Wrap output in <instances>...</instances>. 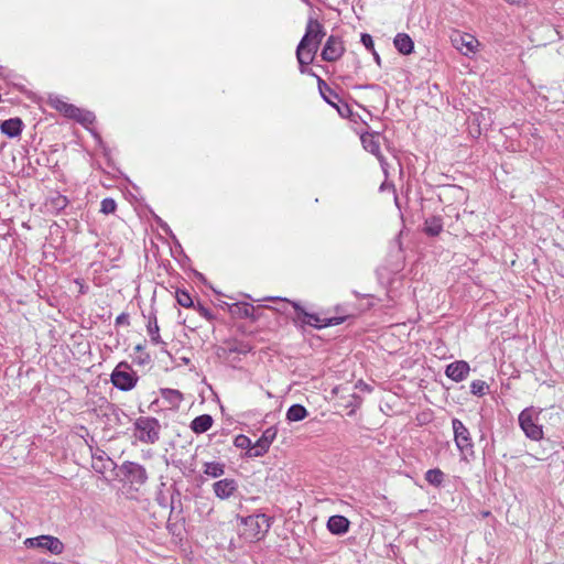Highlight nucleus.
<instances>
[{
	"label": "nucleus",
	"mask_w": 564,
	"mask_h": 564,
	"mask_svg": "<svg viewBox=\"0 0 564 564\" xmlns=\"http://www.w3.org/2000/svg\"><path fill=\"white\" fill-rule=\"evenodd\" d=\"M234 445L241 449H248L249 451L248 454L250 452H253V449H251L253 446L251 440L243 434H239L235 437Z\"/></svg>",
	"instance_id": "33"
},
{
	"label": "nucleus",
	"mask_w": 564,
	"mask_h": 564,
	"mask_svg": "<svg viewBox=\"0 0 564 564\" xmlns=\"http://www.w3.org/2000/svg\"><path fill=\"white\" fill-rule=\"evenodd\" d=\"M350 522L349 520L340 514L329 517L327 521V529L330 533L336 535H343L348 532Z\"/></svg>",
	"instance_id": "15"
},
{
	"label": "nucleus",
	"mask_w": 564,
	"mask_h": 564,
	"mask_svg": "<svg viewBox=\"0 0 564 564\" xmlns=\"http://www.w3.org/2000/svg\"><path fill=\"white\" fill-rule=\"evenodd\" d=\"M138 380L137 372L127 361L119 362L110 376L111 383L121 391L132 390L137 386Z\"/></svg>",
	"instance_id": "4"
},
{
	"label": "nucleus",
	"mask_w": 564,
	"mask_h": 564,
	"mask_svg": "<svg viewBox=\"0 0 564 564\" xmlns=\"http://www.w3.org/2000/svg\"><path fill=\"white\" fill-rule=\"evenodd\" d=\"M51 106L56 109L57 111L62 112L65 117L74 119L76 116H79L80 108L68 104L58 97L51 98L50 99Z\"/></svg>",
	"instance_id": "17"
},
{
	"label": "nucleus",
	"mask_w": 564,
	"mask_h": 564,
	"mask_svg": "<svg viewBox=\"0 0 564 564\" xmlns=\"http://www.w3.org/2000/svg\"><path fill=\"white\" fill-rule=\"evenodd\" d=\"M24 545L29 549L39 547V549L47 550L48 552H51L54 555H59L64 551L63 542L58 538L52 536V535H40L36 538H28L24 541Z\"/></svg>",
	"instance_id": "7"
},
{
	"label": "nucleus",
	"mask_w": 564,
	"mask_h": 564,
	"mask_svg": "<svg viewBox=\"0 0 564 564\" xmlns=\"http://www.w3.org/2000/svg\"><path fill=\"white\" fill-rule=\"evenodd\" d=\"M161 423L153 416H140L133 423L134 437L148 445H153L160 441Z\"/></svg>",
	"instance_id": "2"
},
{
	"label": "nucleus",
	"mask_w": 564,
	"mask_h": 564,
	"mask_svg": "<svg viewBox=\"0 0 564 564\" xmlns=\"http://www.w3.org/2000/svg\"><path fill=\"white\" fill-rule=\"evenodd\" d=\"M444 478V473L438 468L429 469L425 473V480L434 487H440L443 484Z\"/></svg>",
	"instance_id": "27"
},
{
	"label": "nucleus",
	"mask_w": 564,
	"mask_h": 564,
	"mask_svg": "<svg viewBox=\"0 0 564 564\" xmlns=\"http://www.w3.org/2000/svg\"><path fill=\"white\" fill-rule=\"evenodd\" d=\"M269 301H273V302H276L279 303L278 306H267L268 308L270 310H274L275 312H279V313H282V314H286V307L288 305H292V301L288 300V299H283V297H269L268 299Z\"/></svg>",
	"instance_id": "35"
},
{
	"label": "nucleus",
	"mask_w": 564,
	"mask_h": 564,
	"mask_svg": "<svg viewBox=\"0 0 564 564\" xmlns=\"http://www.w3.org/2000/svg\"><path fill=\"white\" fill-rule=\"evenodd\" d=\"M147 328H148V334L151 337L152 343H154V344L163 343L161 340V337L159 334L160 328L158 325V319H156L155 314H150Z\"/></svg>",
	"instance_id": "25"
},
{
	"label": "nucleus",
	"mask_w": 564,
	"mask_h": 564,
	"mask_svg": "<svg viewBox=\"0 0 564 564\" xmlns=\"http://www.w3.org/2000/svg\"><path fill=\"white\" fill-rule=\"evenodd\" d=\"M469 370L470 368L467 361L458 360L447 365L445 375L452 380L459 382L468 376Z\"/></svg>",
	"instance_id": "14"
},
{
	"label": "nucleus",
	"mask_w": 564,
	"mask_h": 564,
	"mask_svg": "<svg viewBox=\"0 0 564 564\" xmlns=\"http://www.w3.org/2000/svg\"><path fill=\"white\" fill-rule=\"evenodd\" d=\"M488 389L489 386L482 380H474L470 383V392L478 397L485 395Z\"/></svg>",
	"instance_id": "34"
},
{
	"label": "nucleus",
	"mask_w": 564,
	"mask_h": 564,
	"mask_svg": "<svg viewBox=\"0 0 564 564\" xmlns=\"http://www.w3.org/2000/svg\"><path fill=\"white\" fill-rule=\"evenodd\" d=\"M308 415L306 408L302 404H293L286 411L289 422H300Z\"/></svg>",
	"instance_id": "21"
},
{
	"label": "nucleus",
	"mask_w": 564,
	"mask_h": 564,
	"mask_svg": "<svg viewBox=\"0 0 564 564\" xmlns=\"http://www.w3.org/2000/svg\"><path fill=\"white\" fill-rule=\"evenodd\" d=\"M296 316L292 317L294 323L301 322L302 325H311L315 328L336 326L344 323L348 316H334L329 318H321L317 314L307 313L299 303H292Z\"/></svg>",
	"instance_id": "3"
},
{
	"label": "nucleus",
	"mask_w": 564,
	"mask_h": 564,
	"mask_svg": "<svg viewBox=\"0 0 564 564\" xmlns=\"http://www.w3.org/2000/svg\"><path fill=\"white\" fill-rule=\"evenodd\" d=\"M339 102H340L341 105L339 106V105H337V104H336V106H335V107L337 108V110H338V112H339V115H340L341 117H347V116H348V113H350L349 106H348L347 104L341 102V100H340Z\"/></svg>",
	"instance_id": "39"
},
{
	"label": "nucleus",
	"mask_w": 564,
	"mask_h": 564,
	"mask_svg": "<svg viewBox=\"0 0 564 564\" xmlns=\"http://www.w3.org/2000/svg\"><path fill=\"white\" fill-rule=\"evenodd\" d=\"M453 46L465 56H473L478 51L480 43L477 37H469L465 41V37H451Z\"/></svg>",
	"instance_id": "13"
},
{
	"label": "nucleus",
	"mask_w": 564,
	"mask_h": 564,
	"mask_svg": "<svg viewBox=\"0 0 564 564\" xmlns=\"http://www.w3.org/2000/svg\"><path fill=\"white\" fill-rule=\"evenodd\" d=\"M254 310H256L254 306L251 304L236 303L231 307V313L239 317H245V318L250 317V318L254 319V316H253Z\"/></svg>",
	"instance_id": "24"
},
{
	"label": "nucleus",
	"mask_w": 564,
	"mask_h": 564,
	"mask_svg": "<svg viewBox=\"0 0 564 564\" xmlns=\"http://www.w3.org/2000/svg\"><path fill=\"white\" fill-rule=\"evenodd\" d=\"M372 53H373V56H375V59H376L377 64L380 65V57H379V55L375 51H372Z\"/></svg>",
	"instance_id": "45"
},
{
	"label": "nucleus",
	"mask_w": 564,
	"mask_h": 564,
	"mask_svg": "<svg viewBox=\"0 0 564 564\" xmlns=\"http://www.w3.org/2000/svg\"><path fill=\"white\" fill-rule=\"evenodd\" d=\"M395 48L404 55L412 53L414 44L412 37H393Z\"/></svg>",
	"instance_id": "26"
},
{
	"label": "nucleus",
	"mask_w": 564,
	"mask_h": 564,
	"mask_svg": "<svg viewBox=\"0 0 564 564\" xmlns=\"http://www.w3.org/2000/svg\"><path fill=\"white\" fill-rule=\"evenodd\" d=\"M318 88L324 100L330 106H336V100L340 101L338 94L335 90H333L329 86H327V84L324 80H318Z\"/></svg>",
	"instance_id": "22"
},
{
	"label": "nucleus",
	"mask_w": 564,
	"mask_h": 564,
	"mask_svg": "<svg viewBox=\"0 0 564 564\" xmlns=\"http://www.w3.org/2000/svg\"><path fill=\"white\" fill-rule=\"evenodd\" d=\"M340 40L341 37H328L322 51L324 61L334 62L343 55L345 48Z\"/></svg>",
	"instance_id": "12"
},
{
	"label": "nucleus",
	"mask_w": 564,
	"mask_h": 564,
	"mask_svg": "<svg viewBox=\"0 0 564 564\" xmlns=\"http://www.w3.org/2000/svg\"><path fill=\"white\" fill-rule=\"evenodd\" d=\"M361 43L369 51H373V41L372 37H360Z\"/></svg>",
	"instance_id": "41"
},
{
	"label": "nucleus",
	"mask_w": 564,
	"mask_h": 564,
	"mask_svg": "<svg viewBox=\"0 0 564 564\" xmlns=\"http://www.w3.org/2000/svg\"><path fill=\"white\" fill-rule=\"evenodd\" d=\"M74 119L79 123L87 126L95 121V115L91 111L80 109L79 116H76Z\"/></svg>",
	"instance_id": "37"
},
{
	"label": "nucleus",
	"mask_w": 564,
	"mask_h": 564,
	"mask_svg": "<svg viewBox=\"0 0 564 564\" xmlns=\"http://www.w3.org/2000/svg\"><path fill=\"white\" fill-rule=\"evenodd\" d=\"M145 346L142 344H138L134 347L135 356L133 357V361L140 366L147 365L150 361V355L144 351Z\"/></svg>",
	"instance_id": "31"
},
{
	"label": "nucleus",
	"mask_w": 564,
	"mask_h": 564,
	"mask_svg": "<svg viewBox=\"0 0 564 564\" xmlns=\"http://www.w3.org/2000/svg\"><path fill=\"white\" fill-rule=\"evenodd\" d=\"M93 458L97 459L98 462L102 463L104 462V457L102 455H93Z\"/></svg>",
	"instance_id": "44"
},
{
	"label": "nucleus",
	"mask_w": 564,
	"mask_h": 564,
	"mask_svg": "<svg viewBox=\"0 0 564 564\" xmlns=\"http://www.w3.org/2000/svg\"><path fill=\"white\" fill-rule=\"evenodd\" d=\"M452 426L457 448L464 454H471L474 445L468 429L458 419L452 420Z\"/></svg>",
	"instance_id": "8"
},
{
	"label": "nucleus",
	"mask_w": 564,
	"mask_h": 564,
	"mask_svg": "<svg viewBox=\"0 0 564 564\" xmlns=\"http://www.w3.org/2000/svg\"><path fill=\"white\" fill-rule=\"evenodd\" d=\"M278 430L274 426L268 427L261 435V437L253 444V452L249 453L250 457L263 456L270 448L272 442L276 437Z\"/></svg>",
	"instance_id": "10"
},
{
	"label": "nucleus",
	"mask_w": 564,
	"mask_h": 564,
	"mask_svg": "<svg viewBox=\"0 0 564 564\" xmlns=\"http://www.w3.org/2000/svg\"><path fill=\"white\" fill-rule=\"evenodd\" d=\"M175 297L177 303L183 307L189 308L195 306L191 294L185 290H176Z\"/></svg>",
	"instance_id": "30"
},
{
	"label": "nucleus",
	"mask_w": 564,
	"mask_h": 564,
	"mask_svg": "<svg viewBox=\"0 0 564 564\" xmlns=\"http://www.w3.org/2000/svg\"><path fill=\"white\" fill-rule=\"evenodd\" d=\"M361 142L364 144V148L375 154V155H379L380 154V143L375 139L373 135L371 134H368V135H362L361 137Z\"/></svg>",
	"instance_id": "29"
},
{
	"label": "nucleus",
	"mask_w": 564,
	"mask_h": 564,
	"mask_svg": "<svg viewBox=\"0 0 564 564\" xmlns=\"http://www.w3.org/2000/svg\"><path fill=\"white\" fill-rule=\"evenodd\" d=\"M121 471L132 485L141 486L144 485L148 480L145 468L138 463L124 462L121 465Z\"/></svg>",
	"instance_id": "9"
},
{
	"label": "nucleus",
	"mask_w": 564,
	"mask_h": 564,
	"mask_svg": "<svg viewBox=\"0 0 564 564\" xmlns=\"http://www.w3.org/2000/svg\"><path fill=\"white\" fill-rule=\"evenodd\" d=\"M24 123L19 118H10L8 120H4L0 124V130L3 134H6L9 138H15L19 137L23 130Z\"/></svg>",
	"instance_id": "16"
},
{
	"label": "nucleus",
	"mask_w": 564,
	"mask_h": 564,
	"mask_svg": "<svg viewBox=\"0 0 564 564\" xmlns=\"http://www.w3.org/2000/svg\"><path fill=\"white\" fill-rule=\"evenodd\" d=\"M94 468H95L97 471H100V473H101V471H102V468H105V466H104V465H102V466H98V465L96 464V465H94Z\"/></svg>",
	"instance_id": "46"
},
{
	"label": "nucleus",
	"mask_w": 564,
	"mask_h": 564,
	"mask_svg": "<svg viewBox=\"0 0 564 564\" xmlns=\"http://www.w3.org/2000/svg\"><path fill=\"white\" fill-rule=\"evenodd\" d=\"M238 490V482L232 478L220 479L213 484V491L220 500L229 499Z\"/></svg>",
	"instance_id": "11"
},
{
	"label": "nucleus",
	"mask_w": 564,
	"mask_h": 564,
	"mask_svg": "<svg viewBox=\"0 0 564 564\" xmlns=\"http://www.w3.org/2000/svg\"><path fill=\"white\" fill-rule=\"evenodd\" d=\"M100 206H101L100 212L106 215L115 213L116 208H117V204H116L115 199H112L110 197L104 198L101 200Z\"/></svg>",
	"instance_id": "36"
},
{
	"label": "nucleus",
	"mask_w": 564,
	"mask_h": 564,
	"mask_svg": "<svg viewBox=\"0 0 564 564\" xmlns=\"http://www.w3.org/2000/svg\"><path fill=\"white\" fill-rule=\"evenodd\" d=\"M242 529L239 531L240 538L247 542H258L264 539L269 532L272 518L264 513H257L248 517L237 516Z\"/></svg>",
	"instance_id": "1"
},
{
	"label": "nucleus",
	"mask_w": 564,
	"mask_h": 564,
	"mask_svg": "<svg viewBox=\"0 0 564 564\" xmlns=\"http://www.w3.org/2000/svg\"><path fill=\"white\" fill-rule=\"evenodd\" d=\"M161 397L164 401H166L172 409H178L182 401H183V394L178 390L174 389H161L160 391Z\"/></svg>",
	"instance_id": "19"
},
{
	"label": "nucleus",
	"mask_w": 564,
	"mask_h": 564,
	"mask_svg": "<svg viewBox=\"0 0 564 564\" xmlns=\"http://www.w3.org/2000/svg\"><path fill=\"white\" fill-rule=\"evenodd\" d=\"M304 35H325L323 26L317 20L310 19Z\"/></svg>",
	"instance_id": "32"
},
{
	"label": "nucleus",
	"mask_w": 564,
	"mask_h": 564,
	"mask_svg": "<svg viewBox=\"0 0 564 564\" xmlns=\"http://www.w3.org/2000/svg\"><path fill=\"white\" fill-rule=\"evenodd\" d=\"M193 308L196 310L199 313V315L207 321H213L215 318L213 312L200 303H197Z\"/></svg>",
	"instance_id": "38"
},
{
	"label": "nucleus",
	"mask_w": 564,
	"mask_h": 564,
	"mask_svg": "<svg viewBox=\"0 0 564 564\" xmlns=\"http://www.w3.org/2000/svg\"><path fill=\"white\" fill-rule=\"evenodd\" d=\"M204 474L212 478H218L225 474V464L219 462H206L204 463Z\"/></svg>",
	"instance_id": "23"
},
{
	"label": "nucleus",
	"mask_w": 564,
	"mask_h": 564,
	"mask_svg": "<svg viewBox=\"0 0 564 564\" xmlns=\"http://www.w3.org/2000/svg\"><path fill=\"white\" fill-rule=\"evenodd\" d=\"M397 35L401 36V35H408V34L406 33H398Z\"/></svg>",
	"instance_id": "47"
},
{
	"label": "nucleus",
	"mask_w": 564,
	"mask_h": 564,
	"mask_svg": "<svg viewBox=\"0 0 564 564\" xmlns=\"http://www.w3.org/2000/svg\"><path fill=\"white\" fill-rule=\"evenodd\" d=\"M68 203V198L59 193H56L48 199V206L57 213L64 210Z\"/></svg>",
	"instance_id": "28"
},
{
	"label": "nucleus",
	"mask_w": 564,
	"mask_h": 564,
	"mask_svg": "<svg viewBox=\"0 0 564 564\" xmlns=\"http://www.w3.org/2000/svg\"><path fill=\"white\" fill-rule=\"evenodd\" d=\"M510 4L521 6L524 4L525 0H506Z\"/></svg>",
	"instance_id": "42"
},
{
	"label": "nucleus",
	"mask_w": 564,
	"mask_h": 564,
	"mask_svg": "<svg viewBox=\"0 0 564 564\" xmlns=\"http://www.w3.org/2000/svg\"><path fill=\"white\" fill-rule=\"evenodd\" d=\"M538 413L533 408L524 409L519 415V425L524 432L525 436L532 441H540L543 438L542 426L538 423Z\"/></svg>",
	"instance_id": "5"
},
{
	"label": "nucleus",
	"mask_w": 564,
	"mask_h": 564,
	"mask_svg": "<svg viewBox=\"0 0 564 564\" xmlns=\"http://www.w3.org/2000/svg\"><path fill=\"white\" fill-rule=\"evenodd\" d=\"M116 325H129V314L121 313L116 318Z\"/></svg>",
	"instance_id": "40"
},
{
	"label": "nucleus",
	"mask_w": 564,
	"mask_h": 564,
	"mask_svg": "<svg viewBox=\"0 0 564 564\" xmlns=\"http://www.w3.org/2000/svg\"><path fill=\"white\" fill-rule=\"evenodd\" d=\"M214 423L213 417L209 414H202L196 416L191 422V429L196 434H202L207 432Z\"/></svg>",
	"instance_id": "18"
},
{
	"label": "nucleus",
	"mask_w": 564,
	"mask_h": 564,
	"mask_svg": "<svg viewBox=\"0 0 564 564\" xmlns=\"http://www.w3.org/2000/svg\"><path fill=\"white\" fill-rule=\"evenodd\" d=\"M321 37H302L296 48V57L300 64L301 73H305V67L310 65L321 44Z\"/></svg>",
	"instance_id": "6"
},
{
	"label": "nucleus",
	"mask_w": 564,
	"mask_h": 564,
	"mask_svg": "<svg viewBox=\"0 0 564 564\" xmlns=\"http://www.w3.org/2000/svg\"><path fill=\"white\" fill-rule=\"evenodd\" d=\"M232 351H237V352H246V351H249L250 350V347H241V348H234L231 349Z\"/></svg>",
	"instance_id": "43"
},
{
	"label": "nucleus",
	"mask_w": 564,
	"mask_h": 564,
	"mask_svg": "<svg viewBox=\"0 0 564 564\" xmlns=\"http://www.w3.org/2000/svg\"><path fill=\"white\" fill-rule=\"evenodd\" d=\"M424 232L427 236L436 237L441 234L443 230V221L441 217L433 216L431 218H427L424 223Z\"/></svg>",
	"instance_id": "20"
}]
</instances>
